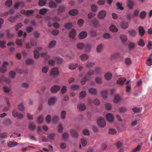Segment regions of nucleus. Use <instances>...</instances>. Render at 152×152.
Segmentation results:
<instances>
[{"instance_id": "nucleus-34", "label": "nucleus", "mask_w": 152, "mask_h": 152, "mask_svg": "<svg viewBox=\"0 0 152 152\" xmlns=\"http://www.w3.org/2000/svg\"><path fill=\"white\" fill-rule=\"evenodd\" d=\"M110 30L113 32H116L118 31V29L113 25H111L110 27Z\"/></svg>"}, {"instance_id": "nucleus-62", "label": "nucleus", "mask_w": 152, "mask_h": 152, "mask_svg": "<svg viewBox=\"0 0 152 152\" xmlns=\"http://www.w3.org/2000/svg\"><path fill=\"white\" fill-rule=\"evenodd\" d=\"M146 64L149 66H150L152 64V59L151 58H148L146 61Z\"/></svg>"}, {"instance_id": "nucleus-35", "label": "nucleus", "mask_w": 152, "mask_h": 152, "mask_svg": "<svg viewBox=\"0 0 152 152\" xmlns=\"http://www.w3.org/2000/svg\"><path fill=\"white\" fill-rule=\"evenodd\" d=\"M108 93V91L107 90H104L102 91L101 92L102 96L104 98H106L107 96Z\"/></svg>"}, {"instance_id": "nucleus-12", "label": "nucleus", "mask_w": 152, "mask_h": 152, "mask_svg": "<svg viewBox=\"0 0 152 152\" xmlns=\"http://www.w3.org/2000/svg\"><path fill=\"white\" fill-rule=\"evenodd\" d=\"M129 23L124 21L122 22L120 25V27L124 29H126L127 28L129 27Z\"/></svg>"}, {"instance_id": "nucleus-7", "label": "nucleus", "mask_w": 152, "mask_h": 152, "mask_svg": "<svg viewBox=\"0 0 152 152\" xmlns=\"http://www.w3.org/2000/svg\"><path fill=\"white\" fill-rule=\"evenodd\" d=\"M59 74L58 69L56 68H52L51 71L50 75L54 76Z\"/></svg>"}, {"instance_id": "nucleus-23", "label": "nucleus", "mask_w": 152, "mask_h": 152, "mask_svg": "<svg viewBox=\"0 0 152 152\" xmlns=\"http://www.w3.org/2000/svg\"><path fill=\"white\" fill-rule=\"evenodd\" d=\"M56 101V98L55 97H53L49 99L48 104L49 105H52L55 103Z\"/></svg>"}, {"instance_id": "nucleus-31", "label": "nucleus", "mask_w": 152, "mask_h": 152, "mask_svg": "<svg viewBox=\"0 0 152 152\" xmlns=\"http://www.w3.org/2000/svg\"><path fill=\"white\" fill-rule=\"evenodd\" d=\"M120 38L123 43L126 42L127 39V36L124 34L121 35H120Z\"/></svg>"}, {"instance_id": "nucleus-33", "label": "nucleus", "mask_w": 152, "mask_h": 152, "mask_svg": "<svg viewBox=\"0 0 152 152\" xmlns=\"http://www.w3.org/2000/svg\"><path fill=\"white\" fill-rule=\"evenodd\" d=\"M47 1V0H39V4L41 6H44L46 4Z\"/></svg>"}, {"instance_id": "nucleus-22", "label": "nucleus", "mask_w": 152, "mask_h": 152, "mask_svg": "<svg viewBox=\"0 0 152 152\" xmlns=\"http://www.w3.org/2000/svg\"><path fill=\"white\" fill-rule=\"evenodd\" d=\"M121 100V98L118 94H116L114 97V102L115 103H118Z\"/></svg>"}, {"instance_id": "nucleus-10", "label": "nucleus", "mask_w": 152, "mask_h": 152, "mask_svg": "<svg viewBox=\"0 0 152 152\" xmlns=\"http://www.w3.org/2000/svg\"><path fill=\"white\" fill-rule=\"evenodd\" d=\"M106 15V12L104 10L100 11L98 14V17L99 18L102 19H104Z\"/></svg>"}, {"instance_id": "nucleus-58", "label": "nucleus", "mask_w": 152, "mask_h": 152, "mask_svg": "<svg viewBox=\"0 0 152 152\" xmlns=\"http://www.w3.org/2000/svg\"><path fill=\"white\" fill-rule=\"evenodd\" d=\"M92 23L94 26L95 27L98 26L99 24L98 21L96 19H94L92 21Z\"/></svg>"}, {"instance_id": "nucleus-40", "label": "nucleus", "mask_w": 152, "mask_h": 152, "mask_svg": "<svg viewBox=\"0 0 152 152\" xmlns=\"http://www.w3.org/2000/svg\"><path fill=\"white\" fill-rule=\"evenodd\" d=\"M59 117L57 115H54L52 117V122L54 123H57L59 120Z\"/></svg>"}, {"instance_id": "nucleus-27", "label": "nucleus", "mask_w": 152, "mask_h": 152, "mask_svg": "<svg viewBox=\"0 0 152 152\" xmlns=\"http://www.w3.org/2000/svg\"><path fill=\"white\" fill-rule=\"evenodd\" d=\"M57 4L53 1H50L49 4V6L51 8H55L57 6Z\"/></svg>"}, {"instance_id": "nucleus-57", "label": "nucleus", "mask_w": 152, "mask_h": 152, "mask_svg": "<svg viewBox=\"0 0 152 152\" xmlns=\"http://www.w3.org/2000/svg\"><path fill=\"white\" fill-rule=\"evenodd\" d=\"M86 93L85 91H82L79 94L80 97L81 98H83L86 96Z\"/></svg>"}, {"instance_id": "nucleus-13", "label": "nucleus", "mask_w": 152, "mask_h": 152, "mask_svg": "<svg viewBox=\"0 0 152 152\" xmlns=\"http://www.w3.org/2000/svg\"><path fill=\"white\" fill-rule=\"evenodd\" d=\"M106 119L108 121L111 122L114 120V118L113 115L111 113H108L106 115Z\"/></svg>"}, {"instance_id": "nucleus-45", "label": "nucleus", "mask_w": 152, "mask_h": 152, "mask_svg": "<svg viewBox=\"0 0 152 152\" xmlns=\"http://www.w3.org/2000/svg\"><path fill=\"white\" fill-rule=\"evenodd\" d=\"M44 120V117L42 115H40L38 118L37 121L39 124L42 123Z\"/></svg>"}, {"instance_id": "nucleus-60", "label": "nucleus", "mask_w": 152, "mask_h": 152, "mask_svg": "<svg viewBox=\"0 0 152 152\" xmlns=\"http://www.w3.org/2000/svg\"><path fill=\"white\" fill-rule=\"evenodd\" d=\"M103 37L104 39H107L110 38L111 36L109 34L105 33L103 34Z\"/></svg>"}, {"instance_id": "nucleus-37", "label": "nucleus", "mask_w": 152, "mask_h": 152, "mask_svg": "<svg viewBox=\"0 0 152 152\" xmlns=\"http://www.w3.org/2000/svg\"><path fill=\"white\" fill-rule=\"evenodd\" d=\"M103 48V45L102 44L99 45L96 48V50L98 53H100L102 50Z\"/></svg>"}, {"instance_id": "nucleus-61", "label": "nucleus", "mask_w": 152, "mask_h": 152, "mask_svg": "<svg viewBox=\"0 0 152 152\" xmlns=\"http://www.w3.org/2000/svg\"><path fill=\"white\" fill-rule=\"evenodd\" d=\"M3 91L5 93H8L10 91V88L6 86L3 87Z\"/></svg>"}, {"instance_id": "nucleus-55", "label": "nucleus", "mask_w": 152, "mask_h": 152, "mask_svg": "<svg viewBox=\"0 0 152 152\" xmlns=\"http://www.w3.org/2000/svg\"><path fill=\"white\" fill-rule=\"evenodd\" d=\"M6 42L5 41L2 40L0 41V47L2 48H4L6 45Z\"/></svg>"}, {"instance_id": "nucleus-52", "label": "nucleus", "mask_w": 152, "mask_h": 152, "mask_svg": "<svg viewBox=\"0 0 152 152\" xmlns=\"http://www.w3.org/2000/svg\"><path fill=\"white\" fill-rule=\"evenodd\" d=\"M84 48L85 49L86 52L89 51L91 48V46L90 44H87L86 45H85Z\"/></svg>"}, {"instance_id": "nucleus-48", "label": "nucleus", "mask_w": 152, "mask_h": 152, "mask_svg": "<svg viewBox=\"0 0 152 152\" xmlns=\"http://www.w3.org/2000/svg\"><path fill=\"white\" fill-rule=\"evenodd\" d=\"M48 11V10L45 8H42L39 11V13L42 15L45 14Z\"/></svg>"}, {"instance_id": "nucleus-11", "label": "nucleus", "mask_w": 152, "mask_h": 152, "mask_svg": "<svg viewBox=\"0 0 152 152\" xmlns=\"http://www.w3.org/2000/svg\"><path fill=\"white\" fill-rule=\"evenodd\" d=\"M18 17V15L14 16H10L8 18V20L11 23H13L15 22Z\"/></svg>"}, {"instance_id": "nucleus-53", "label": "nucleus", "mask_w": 152, "mask_h": 152, "mask_svg": "<svg viewBox=\"0 0 152 152\" xmlns=\"http://www.w3.org/2000/svg\"><path fill=\"white\" fill-rule=\"evenodd\" d=\"M12 0H8L6 1L5 3V5L7 7H10L12 5Z\"/></svg>"}, {"instance_id": "nucleus-42", "label": "nucleus", "mask_w": 152, "mask_h": 152, "mask_svg": "<svg viewBox=\"0 0 152 152\" xmlns=\"http://www.w3.org/2000/svg\"><path fill=\"white\" fill-rule=\"evenodd\" d=\"M6 101L7 103V106L3 110H4V111H7L9 110V107L10 105V103H9V99L8 98H6Z\"/></svg>"}, {"instance_id": "nucleus-15", "label": "nucleus", "mask_w": 152, "mask_h": 152, "mask_svg": "<svg viewBox=\"0 0 152 152\" xmlns=\"http://www.w3.org/2000/svg\"><path fill=\"white\" fill-rule=\"evenodd\" d=\"M80 58L82 61H86L89 58V56L86 54H83L80 56Z\"/></svg>"}, {"instance_id": "nucleus-2", "label": "nucleus", "mask_w": 152, "mask_h": 152, "mask_svg": "<svg viewBox=\"0 0 152 152\" xmlns=\"http://www.w3.org/2000/svg\"><path fill=\"white\" fill-rule=\"evenodd\" d=\"M97 123L100 127H104L106 125V122L104 118L100 117L97 120Z\"/></svg>"}, {"instance_id": "nucleus-47", "label": "nucleus", "mask_w": 152, "mask_h": 152, "mask_svg": "<svg viewBox=\"0 0 152 152\" xmlns=\"http://www.w3.org/2000/svg\"><path fill=\"white\" fill-rule=\"evenodd\" d=\"M36 126L34 123L33 122L31 123L29 125V128L30 130H34L35 129Z\"/></svg>"}, {"instance_id": "nucleus-44", "label": "nucleus", "mask_w": 152, "mask_h": 152, "mask_svg": "<svg viewBox=\"0 0 152 152\" xmlns=\"http://www.w3.org/2000/svg\"><path fill=\"white\" fill-rule=\"evenodd\" d=\"M64 26L67 29H70L72 27V24L71 23H68L64 25Z\"/></svg>"}, {"instance_id": "nucleus-32", "label": "nucleus", "mask_w": 152, "mask_h": 152, "mask_svg": "<svg viewBox=\"0 0 152 152\" xmlns=\"http://www.w3.org/2000/svg\"><path fill=\"white\" fill-rule=\"evenodd\" d=\"M94 72L95 74H99L102 73V71L100 68L96 67L94 69Z\"/></svg>"}, {"instance_id": "nucleus-54", "label": "nucleus", "mask_w": 152, "mask_h": 152, "mask_svg": "<svg viewBox=\"0 0 152 152\" xmlns=\"http://www.w3.org/2000/svg\"><path fill=\"white\" fill-rule=\"evenodd\" d=\"M79 86L78 85H73L71 86V88L72 90H77L79 89Z\"/></svg>"}, {"instance_id": "nucleus-64", "label": "nucleus", "mask_w": 152, "mask_h": 152, "mask_svg": "<svg viewBox=\"0 0 152 152\" xmlns=\"http://www.w3.org/2000/svg\"><path fill=\"white\" fill-rule=\"evenodd\" d=\"M147 47L149 50H150L152 49V41H150L149 42Z\"/></svg>"}, {"instance_id": "nucleus-26", "label": "nucleus", "mask_w": 152, "mask_h": 152, "mask_svg": "<svg viewBox=\"0 0 152 152\" xmlns=\"http://www.w3.org/2000/svg\"><path fill=\"white\" fill-rule=\"evenodd\" d=\"M65 8V6L64 5H61L60 6L58 9V14L59 13L64 12V11Z\"/></svg>"}, {"instance_id": "nucleus-19", "label": "nucleus", "mask_w": 152, "mask_h": 152, "mask_svg": "<svg viewBox=\"0 0 152 152\" xmlns=\"http://www.w3.org/2000/svg\"><path fill=\"white\" fill-rule=\"evenodd\" d=\"M87 35V33L84 31H82L79 34V37L80 39H83L85 38Z\"/></svg>"}, {"instance_id": "nucleus-56", "label": "nucleus", "mask_w": 152, "mask_h": 152, "mask_svg": "<svg viewBox=\"0 0 152 152\" xmlns=\"http://www.w3.org/2000/svg\"><path fill=\"white\" fill-rule=\"evenodd\" d=\"M125 63L127 66H130L131 64V59L129 58H126L125 60Z\"/></svg>"}, {"instance_id": "nucleus-5", "label": "nucleus", "mask_w": 152, "mask_h": 152, "mask_svg": "<svg viewBox=\"0 0 152 152\" xmlns=\"http://www.w3.org/2000/svg\"><path fill=\"white\" fill-rule=\"evenodd\" d=\"M20 12L21 14H25L26 16H28L32 15L33 13L34 10H28L26 11L25 10H22Z\"/></svg>"}, {"instance_id": "nucleus-63", "label": "nucleus", "mask_w": 152, "mask_h": 152, "mask_svg": "<svg viewBox=\"0 0 152 152\" xmlns=\"http://www.w3.org/2000/svg\"><path fill=\"white\" fill-rule=\"evenodd\" d=\"M18 108L19 110L21 111L24 110V107L23 104L22 103L19 104L18 106Z\"/></svg>"}, {"instance_id": "nucleus-6", "label": "nucleus", "mask_w": 152, "mask_h": 152, "mask_svg": "<svg viewBox=\"0 0 152 152\" xmlns=\"http://www.w3.org/2000/svg\"><path fill=\"white\" fill-rule=\"evenodd\" d=\"M42 49V48L38 47L37 48L36 50L34 51V53L35 58L37 59L39 58V51H41Z\"/></svg>"}, {"instance_id": "nucleus-36", "label": "nucleus", "mask_w": 152, "mask_h": 152, "mask_svg": "<svg viewBox=\"0 0 152 152\" xmlns=\"http://www.w3.org/2000/svg\"><path fill=\"white\" fill-rule=\"evenodd\" d=\"M112 77V75L110 72H107L104 75L105 78L107 80H110L111 78Z\"/></svg>"}, {"instance_id": "nucleus-28", "label": "nucleus", "mask_w": 152, "mask_h": 152, "mask_svg": "<svg viewBox=\"0 0 152 152\" xmlns=\"http://www.w3.org/2000/svg\"><path fill=\"white\" fill-rule=\"evenodd\" d=\"M78 108L80 110H83L85 109L86 107L84 104L80 103L78 104Z\"/></svg>"}, {"instance_id": "nucleus-16", "label": "nucleus", "mask_w": 152, "mask_h": 152, "mask_svg": "<svg viewBox=\"0 0 152 152\" xmlns=\"http://www.w3.org/2000/svg\"><path fill=\"white\" fill-rule=\"evenodd\" d=\"M134 4V1L133 0H128L127 5L130 9L133 8Z\"/></svg>"}, {"instance_id": "nucleus-9", "label": "nucleus", "mask_w": 152, "mask_h": 152, "mask_svg": "<svg viewBox=\"0 0 152 152\" xmlns=\"http://www.w3.org/2000/svg\"><path fill=\"white\" fill-rule=\"evenodd\" d=\"M138 31L140 35L143 37L145 34V31L143 26H140L138 27Z\"/></svg>"}, {"instance_id": "nucleus-50", "label": "nucleus", "mask_w": 152, "mask_h": 152, "mask_svg": "<svg viewBox=\"0 0 152 152\" xmlns=\"http://www.w3.org/2000/svg\"><path fill=\"white\" fill-rule=\"evenodd\" d=\"M85 45L82 43H80L78 44L77 45V48L80 49H82L84 48Z\"/></svg>"}, {"instance_id": "nucleus-17", "label": "nucleus", "mask_w": 152, "mask_h": 152, "mask_svg": "<svg viewBox=\"0 0 152 152\" xmlns=\"http://www.w3.org/2000/svg\"><path fill=\"white\" fill-rule=\"evenodd\" d=\"M130 36L132 37H135L137 35L136 31L134 30H131L128 31Z\"/></svg>"}, {"instance_id": "nucleus-49", "label": "nucleus", "mask_w": 152, "mask_h": 152, "mask_svg": "<svg viewBox=\"0 0 152 152\" xmlns=\"http://www.w3.org/2000/svg\"><path fill=\"white\" fill-rule=\"evenodd\" d=\"M55 136V134L50 133L48 134V137L50 140H53Z\"/></svg>"}, {"instance_id": "nucleus-46", "label": "nucleus", "mask_w": 152, "mask_h": 152, "mask_svg": "<svg viewBox=\"0 0 152 152\" xmlns=\"http://www.w3.org/2000/svg\"><path fill=\"white\" fill-rule=\"evenodd\" d=\"M95 64L94 62H88L86 64V67L88 68H90L93 67Z\"/></svg>"}, {"instance_id": "nucleus-29", "label": "nucleus", "mask_w": 152, "mask_h": 152, "mask_svg": "<svg viewBox=\"0 0 152 152\" xmlns=\"http://www.w3.org/2000/svg\"><path fill=\"white\" fill-rule=\"evenodd\" d=\"M128 46L129 49L130 50H132L135 48V44L133 42H129L128 44Z\"/></svg>"}, {"instance_id": "nucleus-20", "label": "nucleus", "mask_w": 152, "mask_h": 152, "mask_svg": "<svg viewBox=\"0 0 152 152\" xmlns=\"http://www.w3.org/2000/svg\"><path fill=\"white\" fill-rule=\"evenodd\" d=\"M70 132L71 135L75 138H77L78 136V134L77 132L74 129H71Z\"/></svg>"}, {"instance_id": "nucleus-24", "label": "nucleus", "mask_w": 152, "mask_h": 152, "mask_svg": "<svg viewBox=\"0 0 152 152\" xmlns=\"http://www.w3.org/2000/svg\"><path fill=\"white\" fill-rule=\"evenodd\" d=\"M69 15H71L75 16L77 14L78 11L76 9L72 10L69 12Z\"/></svg>"}, {"instance_id": "nucleus-18", "label": "nucleus", "mask_w": 152, "mask_h": 152, "mask_svg": "<svg viewBox=\"0 0 152 152\" xmlns=\"http://www.w3.org/2000/svg\"><path fill=\"white\" fill-rule=\"evenodd\" d=\"M146 15V12L145 11H142L140 12L139 14V17L140 19H144Z\"/></svg>"}, {"instance_id": "nucleus-8", "label": "nucleus", "mask_w": 152, "mask_h": 152, "mask_svg": "<svg viewBox=\"0 0 152 152\" xmlns=\"http://www.w3.org/2000/svg\"><path fill=\"white\" fill-rule=\"evenodd\" d=\"M60 88V86L58 85H55L51 88L50 91L52 93H56L58 91Z\"/></svg>"}, {"instance_id": "nucleus-39", "label": "nucleus", "mask_w": 152, "mask_h": 152, "mask_svg": "<svg viewBox=\"0 0 152 152\" xmlns=\"http://www.w3.org/2000/svg\"><path fill=\"white\" fill-rule=\"evenodd\" d=\"M138 44L139 45L142 47H144L145 45V43L144 41L142 39H140L138 42Z\"/></svg>"}, {"instance_id": "nucleus-25", "label": "nucleus", "mask_w": 152, "mask_h": 152, "mask_svg": "<svg viewBox=\"0 0 152 152\" xmlns=\"http://www.w3.org/2000/svg\"><path fill=\"white\" fill-rule=\"evenodd\" d=\"M126 80V79L125 78H120L117 81V83L120 85H122L124 84Z\"/></svg>"}, {"instance_id": "nucleus-1", "label": "nucleus", "mask_w": 152, "mask_h": 152, "mask_svg": "<svg viewBox=\"0 0 152 152\" xmlns=\"http://www.w3.org/2000/svg\"><path fill=\"white\" fill-rule=\"evenodd\" d=\"M95 74L94 71L93 70H89L87 73L86 75L83 77L81 81V84L84 85L85 84L87 81H89L91 78L90 75H92Z\"/></svg>"}, {"instance_id": "nucleus-41", "label": "nucleus", "mask_w": 152, "mask_h": 152, "mask_svg": "<svg viewBox=\"0 0 152 152\" xmlns=\"http://www.w3.org/2000/svg\"><path fill=\"white\" fill-rule=\"evenodd\" d=\"M77 66V64H72L69 66V68L72 70H73L76 68Z\"/></svg>"}, {"instance_id": "nucleus-14", "label": "nucleus", "mask_w": 152, "mask_h": 152, "mask_svg": "<svg viewBox=\"0 0 152 152\" xmlns=\"http://www.w3.org/2000/svg\"><path fill=\"white\" fill-rule=\"evenodd\" d=\"M76 34V31L74 29H73L70 32L69 35V37L72 39H74L75 37Z\"/></svg>"}, {"instance_id": "nucleus-3", "label": "nucleus", "mask_w": 152, "mask_h": 152, "mask_svg": "<svg viewBox=\"0 0 152 152\" xmlns=\"http://www.w3.org/2000/svg\"><path fill=\"white\" fill-rule=\"evenodd\" d=\"M8 64V63L7 62H5L4 63L3 66L0 68V72L2 73H5L7 70L6 66Z\"/></svg>"}, {"instance_id": "nucleus-4", "label": "nucleus", "mask_w": 152, "mask_h": 152, "mask_svg": "<svg viewBox=\"0 0 152 152\" xmlns=\"http://www.w3.org/2000/svg\"><path fill=\"white\" fill-rule=\"evenodd\" d=\"M12 113L14 117H17L18 119H21L23 118V115L22 114L18 113L15 110H13L12 111Z\"/></svg>"}, {"instance_id": "nucleus-21", "label": "nucleus", "mask_w": 152, "mask_h": 152, "mask_svg": "<svg viewBox=\"0 0 152 152\" xmlns=\"http://www.w3.org/2000/svg\"><path fill=\"white\" fill-rule=\"evenodd\" d=\"M18 143L15 141H9L7 143V146L9 147H14L18 145Z\"/></svg>"}, {"instance_id": "nucleus-51", "label": "nucleus", "mask_w": 152, "mask_h": 152, "mask_svg": "<svg viewBox=\"0 0 152 152\" xmlns=\"http://www.w3.org/2000/svg\"><path fill=\"white\" fill-rule=\"evenodd\" d=\"M66 112L65 111H62L61 113V117L62 119H64L66 117Z\"/></svg>"}, {"instance_id": "nucleus-38", "label": "nucleus", "mask_w": 152, "mask_h": 152, "mask_svg": "<svg viewBox=\"0 0 152 152\" xmlns=\"http://www.w3.org/2000/svg\"><path fill=\"white\" fill-rule=\"evenodd\" d=\"M54 59H55L57 63L59 64H61L63 61V59L58 57H55Z\"/></svg>"}, {"instance_id": "nucleus-59", "label": "nucleus", "mask_w": 152, "mask_h": 152, "mask_svg": "<svg viewBox=\"0 0 152 152\" xmlns=\"http://www.w3.org/2000/svg\"><path fill=\"white\" fill-rule=\"evenodd\" d=\"M116 6L118 7L117 9H120L122 10L124 9V7L122 6V4L119 2H118L116 4Z\"/></svg>"}, {"instance_id": "nucleus-43", "label": "nucleus", "mask_w": 152, "mask_h": 152, "mask_svg": "<svg viewBox=\"0 0 152 152\" xmlns=\"http://www.w3.org/2000/svg\"><path fill=\"white\" fill-rule=\"evenodd\" d=\"M56 41L54 40H53L50 42L49 45V47L50 48H51L54 47L56 45Z\"/></svg>"}, {"instance_id": "nucleus-30", "label": "nucleus", "mask_w": 152, "mask_h": 152, "mask_svg": "<svg viewBox=\"0 0 152 152\" xmlns=\"http://www.w3.org/2000/svg\"><path fill=\"white\" fill-rule=\"evenodd\" d=\"M89 92L91 94L95 95L97 93L96 90L94 88H91L88 90Z\"/></svg>"}]
</instances>
